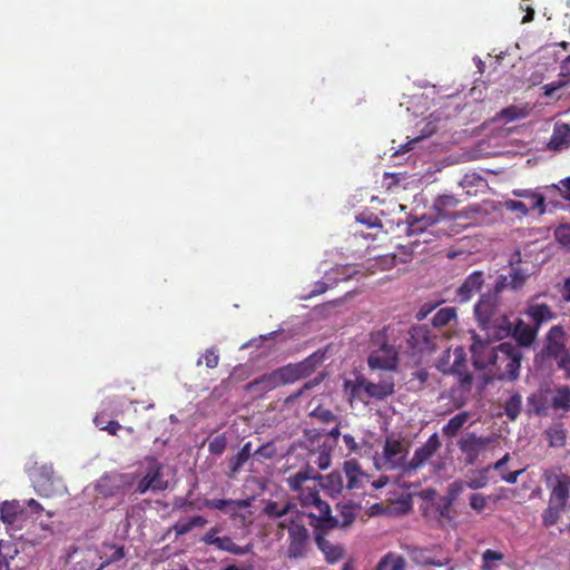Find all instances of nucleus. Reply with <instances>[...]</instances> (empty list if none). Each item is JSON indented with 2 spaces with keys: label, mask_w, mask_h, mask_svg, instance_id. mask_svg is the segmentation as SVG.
Returning <instances> with one entry per match:
<instances>
[{
  "label": "nucleus",
  "mask_w": 570,
  "mask_h": 570,
  "mask_svg": "<svg viewBox=\"0 0 570 570\" xmlns=\"http://www.w3.org/2000/svg\"><path fill=\"white\" fill-rule=\"evenodd\" d=\"M228 499H206L204 505L208 509L225 511L228 505H232Z\"/></svg>",
  "instance_id": "nucleus-61"
},
{
  "label": "nucleus",
  "mask_w": 570,
  "mask_h": 570,
  "mask_svg": "<svg viewBox=\"0 0 570 570\" xmlns=\"http://www.w3.org/2000/svg\"><path fill=\"white\" fill-rule=\"evenodd\" d=\"M489 471H490V468H484L482 470H479L476 472L475 476L470 478L465 482V485L472 490H479V489L485 488L489 483V479L487 475Z\"/></svg>",
  "instance_id": "nucleus-44"
},
{
  "label": "nucleus",
  "mask_w": 570,
  "mask_h": 570,
  "mask_svg": "<svg viewBox=\"0 0 570 570\" xmlns=\"http://www.w3.org/2000/svg\"><path fill=\"white\" fill-rule=\"evenodd\" d=\"M570 145V127L567 124H556L552 136L548 142L551 150H560Z\"/></svg>",
  "instance_id": "nucleus-30"
},
{
  "label": "nucleus",
  "mask_w": 570,
  "mask_h": 570,
  "mask_svg": "<svg viewBox=\"0 0 570 570\" xmlns=\"http://www.w3.org/2000/svg\"><path fill=\"white\" fill-rule=\"evenodd\" d=\"M366 377L357 375L354 380H345L344 391L348 396V402L352 405L354 402H362L367 404L370 400L365 393Z\"/></svg>",
  "instance_id": "nucleus-24"
},
{
  "label": "nucleus",
  "mask_w": 570,
  "mask_h": 570,
  "mask_svg": "<svg viewBox=\"0 0 570 570\" xmlns=\"http://www.w3.org/2000/svg\"><path fill=\"white\" fill-rule=\"evenodd\" d=\"M146 469L140 480H136L135 493L144 494L148 491H164L168 488V481L164 479V464L156 458L147 456Z\"/></svg>",
  "instance_id": "nucleus-10"
},
{
  "label": "nucleus",
  "mask_w": 570,
  "mask_h": 570,
  "mask_svg": "<svg viewBox=\"0 0 570 570\" xmlns=\"http://www.w3.org/2000/svg\"><path fill=\"white\" fill-rule=\"evenodd\" d=\"M252 443L247 442L235 455L229 459L227 475L229 478H234L242 470L244 464L252 458Z\"/></svg>",
  "instance_id": "nucleus-29"
},
{
  "label": "nucleus",
  "mask_w": 570,
  "mask_h": 570,
  "mask_svg": "<svg viewBox=\"0 0 570 570\" xmlns=\"http://www.w3.org/2000/svg\"><path fill=\"white\" fill-rule=\"evenodd\" d=\"M500 116L507 121H513L525 117V112L522 108L517 106H510L501 110Z\"/></svg>",
  "instance_id": "nucleus-53"
},
{
  "label": "nucleus",
  "mask_w": 570,
  "mask_h": 570,
  "mask_svg": "<svg viewBox=\"0 0 570 570\" xmlns=\"http://www.w3.org/2000/svg\"><path fill=\"white\" fill-rule=\"evenodd\" d=\"M490 497H487L482 493H473L470 497V507L475 512H482L488 505V500Z\"/></svg>",
  "instance_id": "nucleus-54"
},
{
  "label": "nucleus",
  "mask_w": 570,
  "mask_h": 570,
  "mask_svg": "<svg viewBox=\"0 0 570 570\" xmlns=\"http://www.w3.org/2000/svg\"><path fill=\"white\" fill-rule=\"evenodd\" d=\"M567 334L564 327L560 324L553 325L544 336L543 353L549 357H558L566 348Z\"/></svg>",
  "instance_id": "nucleus-19"
},
{
  "label": "nucleus",
  "mask_w": 570,
  "mask_h": 570,
  "mask_svg": "<svg viewBox=\"0 0 570 570\" xmlns=\"http://www.w3.org/2000/svg\"><path fill=\"white\" fill-rule=\"evenodd\" d=\"M228 501L230 503H235V504H232V505H228L226 509H225V513L229 514L230 517H236L237 515V512L242 509H246L250 505V501L248 499L246 500H232V499H228Z\"/></svg>",
  "instance_id": "nucleus-58"
},
{
  "label": "nucleus",
  "mask_w": 570,
  "mask_h": 570,
  "mask_svg": "<svg viewBox=\"0 0 570 570\" xmlns=\"http://www.w3.org/2000/svg\"><path fill=\"white\" fill-rule=\"evenodd\" d=\"M288 530V548L286 556L289 559H301L306 556L309 543V533L307 528L294 520L287 527Z\"/></svg>",
  "instance_id": "nucleus-14"
},
{
  "label": "nucleus",
  "mask_w": 570,
  "mask_h": 570,
  "mask_svg": "<svg viewBox=\"0 0 570 570\" xmlns=\"http://www.w3.org/2000/svg\"><path fill=\"white\" fill-rule=\"evenodd\" d=\"M303 504L313 507L316 511H307L309 525L313 528L315 542L325 554L328 562L335 563L343 558L344 550L341 546H334L326 540L325 535L337 528L333 519L332 509L328 502L320 499L315 492L305 491L302 494Z\"/></svg>",
  "instance_id": "nucleus-1"
},
{
  "label": "nucleus",
  "mask_w": 570,
  "mask_h": 570,
  "mask_svg": "<svg viewBox=\"0 0 570 570\" xmlns=\"http://www.w3.org/2000/svg\"><path fill=\"white\" fill-rule=\"evenodd\" d=\"M317 449L309 450L307 463L316 465L320 470H326L331 465L333 442L321 441V435L316 440Z\"/></svg>",
  "instance_id": "nucleus-21"
},
{
  "label": "nucleus",
  "mask_w": 570,
  "mask_h": 570,
  "mask_svg": "<svg viewBox=\"0 0 570 570\" xmlns=\"http://www.w3.org/2000/svg\"><path fill=\"white\" fill-rule=\"evenodd\" d=\"M277 454V449L274 442H267L261 445L255 452H253L252 456L257 458L259 461L262 460H271Z\"/></svg>",
  "instance_id": "nucleus-47"
},
{
  "label": "nucleus",
  "mask_w": 570,
  "mask_h": 570,
  "mask_svg": "<svg viewBox=\"0 0 570 570\" xmlns=\"http://www.w3.org/2000/svg\"><path fill=\"white\" fill-rule=\"evenodd\" d=\"M550 494L547 508L541 514L542 524L547 528L557 524L561 513L570 508V475L560 474L549 478Z\"/></svg>",
  "instance_id": "nucleus-4"
},
{
  "label": "nucleus",
  "mask_w": 570,
  "mask_h": 570,
  "mask_svg": "<svg viewBox=\"0 0 570 570\" xmlns=\"http://www.w3.org/2000/svg\"><path fill=\"white\" fill-rule=\"evenodd\" d=\"M504 207L508 210L520 213L521 215L525 216L529 214L530 210H532L525 202L521 200H513L508 199L504 202Z\"/></svg>",
  "instance_id": "nucleus-55"
},
{
  "label": "nucleus",
  "mask_w": 570,
  "mask_h": 570,
  "mask_svg": "<svg viewBox=\"0 0 570 570\" xmlns=\"http://www.w3.org/2000/svg\"><path fill=\"white\" fill-rule=\"evenodd\" d=\"M557 361L558 367L566 372L567 377H570V354L568 351L563 352L560 356L553 357Z\"/></svg>",
  "instance_id": "nucleus-62"
},
{
  "label": "nucleus",
  "mask_w": 570,
  "mask_h": 570,
  "mask_svg": "<svg viewBox=\"0 0 570 570\" xmlns=\"http://www.w3.org/2000/svg\"><path fill=\"white\" fill-rule=\"evenodd\" d=\"M203 358L205 361V364L208 368H215L218 366L219 363V355L217 353V350L215 347L207 348L203 357H200L197 361V365L199 366L203 362Z\"/></svg>",
  "instance_id": "nucleus-51"
},
{
  "label": "nucleus",
  "mask_w": 570,
  "mask_h": 570,
  "mask_svg": "<svg viewBox=\"0 0 570 570\" xmlns=\"http://www.w3.org/2000/svg\"><path fill=\"white\" fill-rule=\"evenodd\" d=\"M411 337H412V340L414 342H417L419 340L423 341L422 345H416L415 346L420 352L433 350V344L429 340L428 331L426 330H423V328L414 330V332L412 333Z\"/></svg>",
  "instance_id": "nucleus-49"
},
{
  "label": "nucleus",
  "mask_w": 570,
  "mask_h": 570,
  "mask_svg": "<svg viewBox=\"0 0 570 570\" xmlns=\"http://www.w3.org/2000/svg\"><path fill=\"white\" fill-rule=\"evenodd\" d=\"M136 480L135 473H109L99 480L97 490L105 498L125 495L135 487Z\"/></svg>",
  "instance_id": "nucleus-11"
},
{
  "label": "nucleus",
  "mask_w": 570,
  "mask_h": 570,
  "mask_svg": "<svg viewBox=\"0 0 570 570\" xmlns=\"http://www.w3.org/2000/svg\"><path fill=\"white\" fill-rule=\"evenodd\" d=\"M365 393L368 400L386 401L395 393L394 377L384 375L377 382L366 379Z\"/></svg>",
  "instance_id": "nucleus-20"
},
{
  "label": "nucleus",
  "mask_w": 570,
  "mask_h": 570,
  "mask_svg": "<svg viewBox=\"0 0 570 570\" xmlns=\"http://www.w3.org/2000/svg\"><path fill=\"white\" fill-rule=\"evenodd\" d=\"M470 416V412L466 411L455 414L453 417L449 420V422L445 425H443L442 434L449 439L455 438L459 434L460 430L469 421Z\"/></svg>",
  "instance_id": "nucleus-32"
},
{
  "label": "nucleus",
  "mask_w": 570,
  "mask_h": 570,
  "mask_svg": "<svg viewBox=\"0 0 570 570\" xmlns=\"http://www.w3.org/2000/svg\"><path fill=\"white\" fill-rule=\"evenodd\" d=\"M504 559V554L500 551L487 549L482 553V570H491L493 567L491 566L492 561H502Z\"/></svg>",
  "instance_id": "nucleus-50"
},
{
  "label": "nucleus",
  "mask_w": 570,
  "mask_h": 570,
  "mask_svg": "<svg viewBox=\"0 0 570 570\" xmlns=\"http://www.w3.org/2000/svg\"><path fill=\"white\" fill-rule=\"evenodd\" d=\"M441 441L438 433H433L421 446H419L412 459L406 464V471L411 474L417 471L440 450Z\"/></svg>",
  "instance_id": "nucleus-16"
},
{
  "label": "nucleus",
  "mask_w": 570,
  "mask_h": 570,
  "mask_svg": "<svg viewBox=\"0 0 570 570\" xmlns=\"http://www.w3.org/2000/svg\"><path fill=\"white\" fill-rule=\"evenodd\" d=\"M0 518L4 523L12 524L16 522L18 514V504L4 502L0 508Z\"/></svg>",
  "instance_id": "nucleus-46"
},
{
  "label": "nucleus",
  "mask_w": 570,
  "mask_h": 570,
  "mask_svg": "<svg viewBox=\"0 0 570 570\" xmlns=\"http://www.w3.org/2000/svg\"><path fill=\"white\" fill-rule=\"evenodd\" d=\"M460 200L454 195H441L433 204L434 209L438 212L439 217L445 218H458L459 215L452 209L459 205Z\"/></svg>",
  "instance_id": "nucleus-25"
},
{
  "label": "nucleus",
  "mask_w": 570,
  "mask_h": 570,
  "mask_svg": "<svg viewBox=\"0 0 570 570\" xmlns=\"http://www.w3.org/2000/svg\"><path fill=\"white\" fill-rule=\"evenodd\" d=\"M278 386L279 384L276 371L274 370L273 372L263 374L262 376L249 382L246 389L248 392L262 394L272 391Z\"/></svg>",
  "instance_id": "nucleus-26"
},
{
  "label": "nucleus",
  "mask_w": 570,
  "mask_h": 570,
  "mask_svg": "<svg viewBox=\"0 0 570 570\" xmlns=\"http://www.w3.org/2000/svg\"><path fill=\"white\" fill-rule=\"evenodd\" d=\"M292 505L289 503H285L283 505H279L277 502L275 501H269L265 508H264V512L266 515L271 517V518H281V517H284L288 513V511L291 510Z\"/></svg>",
  "instance_id": "nucleus-45"
},
{
  "label": "nucleus",
  "mask_w": 570,
  "mask_h": 570,
  "mask_svg": "<svg viewBox=\"0 0 570 570\" xmlns=\"http://www.w3.org/2000/svg\"><path fill=\"white\" fill-rule=\"evenodd\" d=\"M456 317V311L454 307H444L439 309L433 318L432 323L436 327H442L448 325L452 320Z\"/></svg>",
  "instance_id": "nucleus-43"
},
{
  "label": "nucleus",
  "mask_w": 570,
  "mask_h": 570,
  "mask_svg": "<svg viewBox=\"0 0 570 570\" xmlns=\"http://www.w3.org/2000/svg\"><path fill=\"white\" fill-rule=\"evenodd\" d=\"M343 471L347 478V488L357 489L361 484V476L363 475L361 466L356 460L345 461Z\"/></svg>",
  "instance_id": "nucleus-33"
},
{
  "label": "nucleus",
  "mask_w": 570,
  "mask_h": 570,
  "mask_svg": "<svg viewBox=\"0 0 570 570\" xmlns=\"http://www.w3.org/2000/svg\"><path fill=\"white\" fill-rule=\"evenodd\" d=\"M539 330L532 324L525 323L523 320L518 318L514 325H511L512 336L515 338L517 346L529 347L533 344L538 336Z\"/></svg>",
  "instance_id": "nucleus-22"
},
{
  "label": "nucleus",
  "mask_w": 570,
  "mask_h": 570,
  "mask_svg": "<svg viewBox=\"0 0 570 570\" xmlns=\"http://www.w3.org/2000/svg\"><path fill=\"white\" fill-rule=\"evenodd\" d=\"M98 557L101 562L96 570H104L105 568L122 560L126 557V550L124 546L104 542L98 549Z\"/></svg>",
  "instance_id": "nucleus-23"
},
{
  "label": "nucleus",
  "mask_w": 570,
  "mask_h": 570,
  "mask_svg": "<svg viewBox=\"0 0 570 570\" xmlns=\"http://www.w3.org/2000/svg\"><path fill=\"white\" fill-rule=\"evenodd\" d=\"M543 295V293H539L529 297L525 302L523 311V314L538 330H540L544 324L554 321L558 317V314L549 304L539 301Z\"/></svg>",
  "instance_id": "nucleus-13"
},
{
  "label": "nucleus",
  "mask_w": 570,
  "mask_h": 570,
  "mask_svg": "<svg viewBox=\"0 0 570 570\" xmlns=\"http://www.w3.org/2000/svg\"><path fill=\"white\" fill-rule=\"evenodd\" d=\"M472 362L475 368L485 370L489 372L494 355L498 352V345H493L490 342H483L474 337V342L471 345Z\"/></svg>",
  "instance_id": "nucleus-17"
},
{
  "label": "nucleus",
  "mask_w": 570,
  "mask_h": 570,
  "mask_svg": "<svg viewBox=\"0 0 570 570\" xmlns=\"http://www.w3.org/2000/svg\"><path fill=\"white\" fill-rule=\"evenodd\" d=\"M509 285L511 291H520L525 285L528 278L530 277V273L522 268L521 266H514L509 271Z\"/></svg>",
  "instance_id": "nucleus-36"
},
{
  "label": "nucleus",
  "mask_w": 570,
  "mask_h": 570,
  "mask_svg": "<svg viewBox=\"0 0 570 570\" xmlns=\"http://www.w3.org/2000/svg\"><path fill=\"white\" fill-rule=\"evenodd\" d=\"M321 485L331 494H338L343 490V476L340 471H333L325 476H320Z\"/></svg>",
  "instance_id": "nucleus-34"
},
{
  "label": "nucleus",
  "mask_w": 570,
  "mask_h": 570,
  "mask_svg": "<svg viewBox=\"0 0 570 570\" xmlns=\"http://www.w3.org/2000/svg\"><path fill=\"white\" fill-rule=\"evenodd\" d=\"M558 292L563 303H570V277L566 278L563 283L558 284Z\"/></svg>",
  "instance_id": "nucleus-64"
},
{
  "label": "nucleus",
  "mask_w": 570,
  "mask_h": 570,
  "mask_svg": "<svg viewBox=\"0 0 570 570\" xmlns=\"http://www.w3.org/2000/svg\"><path fill=\"white\" fill-rule=\"evenodd\" d=\"M33 485L37 493L45 498L55 497L65 490L61 478L56 474L51 464H45L35 470Z\"/></svg>",
  "instance_id": "nucleus-12"
},
{
  "label": "nucleus",
  "mask_w": 570,
  "mask_h": 570,
  "mask_svg": "<svg viewBox=\"0 0 570 570\" xmlns=\"http://www.w3.org/2000/svg\"><path fill=\"white\" fill-rule=\"evenodd\" d=\"M216 549L220 551H225L236 556H244L252 551V544H246L244 547L236 544L233 539L228 535L219 537L218 539L210 540Z\"/></svg>",
  "instance_id": "nucleus-31"
},
{
  "label": "nucleus",
  "mask_w": 570,
  "mask_h": 570,
  "mask_svg": "<svg viewBox=\"0 0 570 570\" xmlns=\"http://www.w3.org/2000/svg\"><path fill=\"white\" fill-rule=\"evenodd\" d=\"M407 449L402 440L387 436L383 444L380 455L374 456V465L379 471H396L400 470L403 475H411V471H406Z\"/></svg>",
  "instance_id": "nucleus-8"
},
{
  "label": "nucleus",
  "mask_w": 570,
  "mask_h": 570,
  "mask_svg": "<svg viewBox=\"0 0 570 570\" xmlns=\"http://www.w3.org/2000/svg\"><path fill=\"white\" fill-rule=\"evenodd\" d=\"M522 410V396L515 392L504 403V413L510 421H515Z\"/></svg>",
  "instance_id": "nucleus-41"
},
{
  "label": "nucleus",
  "mask_w": 570,
  "mask_h": 570,
  "mask_svg": "<svg viewBox=\"0 0 570 570\" xmlns=\"http://www.w3.org/2000/svg\"><path fill=\"white\" fill-rule=\"evenodd\" d=\"M452 505L453 502L448 500L444 495L440 498L439 502L436 503V510L441 517L449 518Z\"/></svg>",
  "instance_id": "nucleus-63"
},
{
  "label": "nucleus",
  "mask_w": 570,
  "mask_h": 570,
  "mask_svg": "<svg viewBox=\"0 0 570 570\" xmlns=\"http://www.w3.org/2000/svg\"><path fill=\"white\" fill-rule=\"evenodd\" d=\"M450 374L458 381V389H451V397L454 409L459 410L466 403V394L472 390L473 375L468 368L466 353L462 346L453 350V362Z\"/></svg>",
  "instance_id": "nucleus-6"
},
{
  "label": "nucleus",
  "mask_w": 570,
  "mask_h": 570,
  "mask_svg": "<svg viewBox=\"0 0 570 570\" xmlns=\"http://www.w3.org/2000/svg\"><path fill=\"white\" fill-rule=\"evenodd\" d=\"M399 330L386 325L370 335L368 367L395 371L399 366Z\"/></svg>",
  "instance_id": "nucleus-2"
},
{
  "label": "nucleus",
  "mask_w": 570,
  "mask_h": 570,
  "mask_svg": "<svg viewBox=\"0 0 570 570\" xmlns=\"http://www.w3.org/2000/svg\"><path fill=\"white\" fill-rule=\"evenodd\" d=\"M509 281H510L509 275H504V274L499 275L498 278L495 279V283H494L492 289L489 291V293L501 297V293L504 289H508V288L510 289Z\"/></svg>",
  "instance_id": "nucleus-56"
},
{
  "label": "nucleus",
  "mask_w": 570,
  "mask_h": 570,
  "mask_svg": "<svg viewBox=\"0 0 570 570\" xmlns=\"http://www.w3.org/2000/svg\"><path fill=\"white\" fill-rule=\"evenodd\" d=\"M556 238L567 248H570V225H563L556 229Z\"/></svg>",
  "instance_id": "nucleus-60"
},
{
  "label": "nucleus",
  "mask_w": 570,
  "mask_h": 570,
  "mask_svg": "<svg viewBox=\"0 0 570 570\" xmlns=\"http://www.w3.org/2000/svg\"><path fill=\"white\" fill-rule=\"evenodd\" d=\"M513 196L523 198L532 210H538L540 215L546 213V197L532 189H514Z\"/></svg>",
  "instance_id": "nucleus-27"
},
{
  "label": "nucleus",
  "mask_w": 570,
  "mask_h": 570,
  "mask_svg": "<svg viewBox=\"0 0 570 570\" xmlns=\"http://www.w3.org/2000/svg\"><path fill=\"white\" fill-rule=\"evenodd\" d=\"M483 285L484 273L482 271L472 272L456 288L455 299L461 304L470 302L482 289Z\"/></svg>",
  "instance_id": "nucleus-18"
},
{
  "label": "nucleus",
  "mask_w": 570,
  "mask_h": 570,
  "mask_svg": "<svg viewBox=\"0 0 570 570\" xmlns=\"http://www.w3.org/2000/svg\"><path fill=\"white\" fill-rule=\"evenodd\" d=\"M450 374L458 381V389H451V397L454 409L459 410L466 403V394L472 390L473 375L468 368L466 353L462 346L453 350V362Z\"/></svg>",
  "instance_id": "nucleus-7"
},
{
  "label": "nucleus",
  "mask_w": 570,
  "mask_h": 570,
  "mask_svg": "<svg viewBox=\"0 0 570 570\" xmlns=\"http://www.w3.org/2000/svg\"><path fill=\"white\" fill-rule=\"evenodd\" d=\"M308 480V476L305 472H302L301 470L298 472H296L295 474L291 475L288 479H287V484L288 487L291 488V490L293 491H297L299 492L298 494V500H299V503L304 508V509H307L308 511H316L313 507H306L303 504V501H302V494L305 492V491H311V492H315L317 494V497L320 499L321 495H320V491L314 487V488H309V487H306L304 488V483Z\"/></svg>",
  "instance_id": "nucleus-28"
},
{
  "label": "nucleus",
  "mask_w": 570,
  "mask_h": 570,
  "mask_svg": "<svg viewBox=\"0 0 570 570\" xmlns=\"http://www.w3.org/2000/svg\"><path fill=\"white\" fill-rule=\"evenodd\" d=\"M227 446V439L224 434H218L208 443V451L214 455H222Z\"/></svg>",
  "instance_id": "nucleus-48"
},
{
  "label": "nucleus",
  "mask_w": 570,
  "mask_h": 570,
  "mask_svg": "<svg viewBox=\"0 0 570 570\" xmlns=\"http://www.w3.org/2000/svg\"><path fill=\"white\" fill-rule=\"evenodd\" d=\"M490 443V438L479 436L474 432L465 433L458 441L459 450L464 454L466 465H474Z\"/></svg>",
  "instance_id": "nucleus-15"
},
{
  "label": "nucleus",
  "mask_w": 570,
  "mask_h": 570,
  "mask_svg": "<svg viewBox=\"0 0 570 570\" xmlns=\"http://www.w3.org/2000/svg\"><path fill=\"white\" fill-rule=\"evenodd\" d=\"M551 406L554 410H570V387L560 386L556 390V394L551 399Z\"/></svg>",
  "instance_id": "nucleus-40"
},
{
  "label": "nucleus",
  "mask_w": 570,
  "mask_h": 570,
  "mask_svg": "<svg viewBox=\"0 0 570 570\" xmlns=\"http://www.w3.org/2000/svg\"><path fill=\"white\" fill-rule=\"evenodd\" d=\"M453 356V351L445 350L443 355L440 357L436 364V368L442 372L443 374H450L451 371V357Z\"/></svg>",
  "instance_id": "nucleus-57"
},
{
  "label": "nucleus",
  "mask_w": 570,
  "mask_h": 570,
  "mask_svg": "<svg viewBox=\"0 0 570 570\" xmlns=\"http://www.w3.org/2000/svg\"><path fill=\"white\" fill-rule=\"evenodd\" d=\"M522 357L523 354L515 344L511 342L500 343L489 374L500 381H515L519 377Z\"/></svg>",
  "instance_id": "nucleus-5"
},
{
  "label": "nucleus",
  "mask_w": 570,
  "mask_h": 570,
  "mask_svg": "<svg viewBox=\"0 0 570 570\" xmlns=\"http://www.w3.org/2000/svg\"><path fill=\"white\" fill-rule=\"evenodd\" d=\"M312 414L323 423H332L337 421V416L327 409L316 407Z\"/></svg>",
  "instance_id": "nucleus-59"
},
{
  "label": "nucleus",
  "mask_w": 570,
  "mask_h": 570,
  "mask_svg": "<svg viewBox=\"0 0 570 570\" xmlns=\"http://www.w3.org/2000/svg\"><path fill=\"white\" fill-rule=\"evenodd\" d=\"M465 482L463 480H456L449 484L445 498L454 503V501L464 491Z\"/></svg>",
  "instance_id": "nucleus-52"
},
{
  "label": "nucleus",
  "mask_w": 570,
  "mask_h": 570,
  "mask_svg": "<svg viewBox=\"0 0 570 570\" xmlns=\"http://www.w3.org/2000/svg\"><path fill=\"white\" fill-rule=\"evenodd\" d=\"M338 517H334L333 519L337 523V528H346L350 527L355 520V507L351 503L348 504H338Z\"/></svg>",
  "instance_id": "nucleus-38"
},
{
  "label": "nucleus",
  "mask_w": 570,
  "mask_h": 570,
  "mask_svg": "<svg viewBox=\"0 0 570 570\" xmlns=\"http://www.w3.org/2000/svg\"><path fill=\"white\" fill-rule=\"evenodd\" d=\"M325 360V352L316 351L305 360L296 364H287L276 368L279 386L292 384L301 379L309 376Z\"/></svg>",
  "instance_id": "nucleus-9"
},
{
  "label": "nucleus",
  "mask_w": 570,
  "mask_h": 570,
  "mask_svg": "<svg viewBox=\"0 0 570 570\" xmlns=\"http://www.w3.org/2000/svg\"><path fill=\"white\" fill-rule=\"evenodd\" d=\"M357 271L351 266H338L326 273V278L331 282V285H335L340 282L347 281L356 274Z\"/></svg>",
  "instance_id": "nucleus-39"
},
{
  "label": "nucleus",
  "mask_w": 570,
  "mask_h": 570,
  "mask_svg": "<svg viewBox=\"0 0 570 570\" xmlns=\"http://www.w3.org/2000/svg\"><path fill=\"white\" fill-rule=\"evenodd\" d=\"M375 570H406V561L402 556L387 553L381 558Z\"/></svg>",
  "instance_id": "nucleus-35"
},
{
  "label": "nucleus",
  "mask_w": 570,
  "mask_h": 570,
  "mask_svg": "<svg viewBox=\"0 0 570 570\" xmlns=\"http://www.w3.org/2000/svg\"><path fill=\"white\" fill-rule=\"evenodd\" d=\"M474 315L482 330L504 337L510 335L511 322L502 308L501 297L484 293L474 305Z\"/></svg>",
  "instance_id": "nucleus-3"
},
{
  "label": "nucleus",
  "mask_w": 570,
  "mask_h": 570,
  "mask_svg": "<svg viewBox=\"0 0 570 570\" xmlns=\"http://www.w3.org/2000/svg\"><path fill=\"white\" fill-rule=\"evenodd\" d=\"M549 445L552 448H561L566 444L567 434L561 425L551 426L546 431Z\"/></svg>",
  "instance_id": "nucleus-42"
},
{
  "label": "nucleus",
  "mask_w": 570,
  "mask_h": 570,
  "mask_svg": "<svg viewBox=\"0 0 570 570\" xmlns=\"http://www.w3.org/2000/svg\"><path fill=\"white\" fill-rule=\"evenodd\" d=\"M207 523V520L202 515H194L189 518L186 522H177L173 525V530L176 533V537L184 535L190 532L194 528H202Z\"/></svg>",
  "instance_id": "nucleus-37"
}]
</instances>
